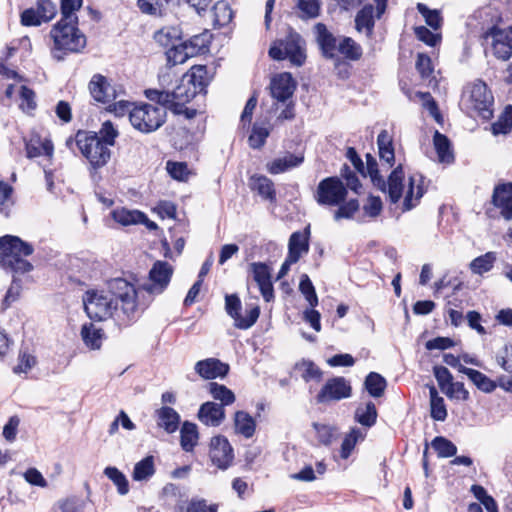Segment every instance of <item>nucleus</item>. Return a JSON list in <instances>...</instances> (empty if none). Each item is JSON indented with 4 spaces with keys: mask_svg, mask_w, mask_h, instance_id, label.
<instances>
[{
    "mask_svg": "<svg viewBox=\"0 0 512 512\" xmlns=\"http://www.w3.org/2000/svg\"><path fill=\"white\" fill-rule=\"evenodd\" d=\"M250 268L253 279L257 283L263 298L267 302L271 301L274 298V290L271 282L270 268L264 263H252Z\"/></svg>",
    "mask_w": 512,
    "mask_h": 512,
    "instance_id": "nucleus-18",
    "label": "nucleus"
},
{
    "mask_svg": "<svg viewBox=\"0 0 512 512\" xmlns=\"http://www.w3.org/2000/svg\"><path fill=\"white\" fill-rule=\"evenodd\" d=\"M118 135V130L114 127L111 121H105L98 133V136L102 142H105V145L110 148L114 146L115 139L118 137Z\"/></svg>",
    "mask_w": 512,
    "mask_h": 512,
    "instance_id": "nucleus-58",
    "label": "nucleus"
},
{
    "mask_svg": "<svg viewBox=\"0 0 512 512\" xmlns=\"http://www.w3.org/2000/svg\"><path fill=\"white\" fill-rule=\"evenodd\" d=\"M492 203L500 210L501 216L506 220L512 219V183L495 187Z\"/></svg>",
    "mask_w": 512,
    "mask_h": 512,
    "instance_id": "nucleus-21",
    "label": "nucleus"
},
{
    "mask_svg": "<svg viewBox=\"0 0 512 512\" xmlns=\"http://www.w3.org/2000/svg\"><path fill=\"white\" fill-rule=\"evenodd\" d=\"M297 7L302 18H315L319 15V0H297Z\"/></svg>",
    "mask_w": 512,
    "mask_h": 512,
    "instance_id": "nucleus-56",
    "label": "nucleus"
},
{
    "mask_svg": "<svg viewBox=\"0 0 512 512\" xmlns=\"http://www.w3.org/2000/svg\"><path fill=\"white\" fill-rule=\"evenodd\" d=\"M209 37L207 34H200L193 36L190 40L185 41L190 55L197 56L204 53L208 48Z\"/></svg>",
    "mask_w": 512,
    "mask_h": 512,
    "instance_id": "nucleus-51",
    "label": "nucleus"
},
{
    "mask_svg": "<svg viewBox=\"0 0 512 512\" xmlns=\"http://www.w3.org/2000/svg\"><path fill=\"white\" fill-rule=\"evenodd\" d=\"M36 9L44 22L52 20L57 13L56 5L50 0L38 1Z\"/></svg>",
    "mask_w": 512,
    "mask_h": 512,
    "instance_id": "nucleus-62",
    "label": "nucleus"
},
{
    "mask_svg": "<svg viewBox=\"0 0 512 512\" xmlns=\"http://www.w3.org/2000/svg\"><path fill=\"white\" fill-rule=\"evenodd\" d=\"M377 144L379 149V157L382 162V166H386L387 170L394 164L395 153L390 137L387 130H382L377 137Z\"/></svg>",
    "mask_w": 512,
    "mask_h": 512,
    "instance_id": "nucleus-25",
    "label": "nucleus"
},
{
    "mask_svg": "<svg viewBox=\"0 0 512 512\" xmlns=\"http://www.w3.org/2000/svg\"><path fill=\"white\" fill-rule=\"evenodd\" d=\"M374 7L372 5L364 6L356 15L355 24L356 29L361 32L365 31L367 34L372 32L374 26Z\"/></svg>",
    "mask_w": 512,
    "mask_h": 512,
    "instance_id": "nucleus-36",
    "label": "nucleus"
},
{
    "mask_svg": "<svg viewBox=\"0 0 512 512\" xmlns=\"http://www.w3.org/2000/svg\"><path fill=\"white\" fill-rule=\"evenodd\" d=\"M417 8L418 11L425 18L427 25H429L431 28L435 30L441 27L442 18L437 10H430L424 4L421 3L418 4Z\"/></svg>",
    "mask_w": 512,
    "mask_h": 512,
    "instance_id": "nucleus-59",
    "label": "nucleus"
},
{
    "mask_svg": "<svg viewBox=\"0 0 512 512\" xmlns=\"http://www.w3.org/2000/svg\"><path fill=\"white\" fill-rule=\"evenodd\" d=\"M194 369L201 378L210 380L225 377L229 371V366L219 359L207 358L196 362Z\"/></svg>",
    "mask_w": 512,
    "mask_h": 512,
    "instance_id": "nucleus-20",
    "label": "nucleus"
},
{
    "mask_svg": "<svg viewBox=\"0 0 512 512\" xmlns=\"http://www.w3.org/2000/svg\"><path fill=\"white\" fill-rule=\"evenodd\" d=\"M351 386L343 377H334L324 384L320 392L316 396L318 403H329L332 401H340L351 395Z\"/></svg>",
    "mask_w": 512,
    "mask_h": 512,
    "instance_id": "nucleus-14",
    "label": "nucleus"
},
{
    "mask_svg": "<svg viewBox=\"0 0 512 512\" xmlns=\"http://www.w3.org/2000/svg\"><path fill=\"white\" fill-rule=\"evenodd\" d=\"M242 304L237 295H226L225 309L227 314L233 318L235 327L239 329H248L257 321L260 309L258 306H253L246 310L245 315L241 314Z\"/></svg>",
    "mask_w": 512,
    "mask_h": 512,
    "instance_id": "nucleus-12",
    "label": "nucleus"
},
{
    "mask_svg": "<svg viewBox=\"0 0 512 512\" xmlns=\"http://www.w3.org/2000/svg\"><path fill=\"white\" fill-rule=\"evenodd\" d=\"M112 218L122 226L143 224L149 230L157 229V224L150 221L148 217L138 210H129L126 208H117L111 212Z\"/></svg>",
    "mask_w": 512,
    "mask_h": 512,
    "instance_id": "nucleus-16",
    "label": "nucleus"
},
{
    "mask_svg": "<svg viewBox=\"0 0 512 512\" xmlns=\"http://www.w3.org/2000/svg\"><path fill=\"white\" fill-rule=\"evenodd\" d=\"M496 261L495 252H487L481 255L470 263V269L474 274L482 275L493 268Z\"/></svg>",
    "mask_w": 512,
    "mask_h": 512,
    "instance_id": "nucleus-40",
    "label": "nucleus"
},
{
    "mask_svg": "<svg viewBox=\"0 0 512 512\" xmlns=\"http://www.w3.org/2000/svg\"><path fill=\"white\" fill-rule=\"evenodd\" d=\"M167 171L172 178L179 181L187 180L190 174L187 164L183 162H167Z\"/></svg>",
    "mask_w": 512,
    "mask_h": 512,
    "instance_id": "nucleus-61",
    "label": "nucleus"
},
{
    "mask_svg": "<svg viewBox=\"0 0 512 512\" xmlns=\"http://www.w3.org/2000/svg\"><path fill=\"white\" fill-rule=\"evenodd\" d=\"M512 128V106L505 107L499 119L492 124V133L494 135L507 134Z\"/></svg>",
    "mask_w": 512,
    "mask_h": 512,
    "instance_id": "nucleus-47",
    "label": "nucleus"
},
{
    "mask_svg": "<svg viewBox=\"0 0 512 512\" xmlns=\"http://www.w3.org/2000/svg\"><path fill=\"white\" fill-rule=\"evenodd\" d=\"M314 29L323 55L327 58H334L337 55L339 39L334 37L322 23L316 24Z\"/></svg>",
    "mask_w": 512,
    "mask_h": 512,
    "instance_id": "nucleus-22",
    "label": "nucleus"
},
{
    "mask_svg": "<svg viewBox=\"0 0 512 512\" xmlns=\"http://www.w3.org/2000/svg\"><path fill=\"white\" fill-rule=\"evenodd\" d=\"M186 512H218V504H209L202 498H193L189 501Z\"/></svg>",
    "mask_w": 512,
    "mask_h": 512,
    "instance_id": "nucleus-60",
    "label": "nucleus"
},
{
    "mask_svg": "<svg viewBox=\"0 0 512 512\" xmlns=\"http://www.w3.org/2000/svg\"><path fill=\"white\" fill-rule=\"evenodd\" d=\"M442 392L450 399L466 401L469 399V392L462 382H451Z\"/></svg>",
    "mask_w": 512,
    "mask_h": 512,
    "instance_id": "nucleus-57",
    "label": "nucleus"
},
{
    "mask_svg": "<svg viewBox=\"0 0 512 512\" xmlns=\"http://www.w3.org/2000/svg\"><path fill=\"white\" fill-rule=\"evenodd\" d=\"M337 53L350 60H358L362 56V48L350 37L339 39Z\"/></svg>",
    "mask_w": 512,
    "mask_h": 512,
    "instance_id": "nucleus-37",
    "label": "nucleus"
},
{
    "mask_svg": "<svg viewBox=\"0 0 512 512\" xmlns=\"http://www.w3.org/2000/svg\"><path fill=\"white\" fill-rule=\"evenodd\" d=\"M460 373L465 374L479 390L485 393H491L496 388L495 382L478 370L461 367Z\"/></svg>",
    "mask_w": 512,
    "mask_h": 512,
    "instance_id": "nucleus-32",
    "label": "nucleus"
},
{
    "mask_svg": "<svg viewBox=\"0 0 512 512\" xmlns=\"http://www.w3.org/2000/svg\"><path fill=\"white\" fill-rule=\"evenodd\" d=\"M157 424L167 433H173L178 429L180 416L171 407L164 406L156 411Z\"/></svg>",
    "mask_w": 512,
    "mask_h": 512,
    "instance_id": "nucleus-29",
    "label": "nucleus"
},
{
    "mask_svg": "<svg viewBox=\"0 0 512 512\" xmlns=\"http://www.w3.org/2000/svg\"><path fill=\"white\" fill-rule=\"evenodd\" d=\"M303 162L302 156H297L291 153L274 159L267 164V170L271 174L283 173L291 168L299 166Z\"/></svg>",
    "mask_w": 512,
    "mask_h": 512,
    "instance_id": "nucleus-28",
    "label": "nucleus"
},
{
    "mask_svg": "<svg viewBox=\"0 0 512 512\" xmlns=\"http://www.w3.org/2000/svg\"><path fill=\"white\" fill-rule=\"evenodd\" d=\"M250 187L256 191L263 199L274 201L275 189L273 182L266 176L254 175L250 178Z\"/></svg>",
    "mask_w": 512,
    "mask_h": 512,
    "instance_id": "nucleus-30",
    "label": "nucleus"
},
{
    "mask_svg": "<svg viewBox=\"0 0 512 512\" xmlns=\"http://www.w3.org/2000/svg\"><path fill=\"white\" fill-rule=\"evenodd\" d=\"M14 189L7 182L0 180V214L9 216L10 209L14 204L13 201Z\"/></svg>",
    "mask_w": 512,
    "mask_h": 512,
    "instance_id": "nucleus-45",
    "label": "nucleus"
},
{
    "mask_svg": "<svg viewBox=\"0 0 512 512\" xmlns=\"http://www.w3.org/2000/svg\"><path fill=\"white\" fill-rule=\"evenodd\" d=\"M70 19L61 18L50 31L53 40L51 54L57 61L63 60L69 53L81 52L86 46V37L77 28L78 21Z\"/></svg>",
    "mask_w": 512,
    "mask_h": 512,
    "instance_id": "nucleus-3",
    "label": "nucleus"
},
{
    "mask_svg": "<svg viewBox=\"0 0 512 512\" xmlns=\"http://www.w3.org/2000/svg\"><path fill=\"white\" fill-rule=\"evenodd\" d=\"M433 143L438 155V159L442 163H451L454 159L450 148L449 139L438 131H435Z\"/></svg>",
    "mask_w": 512,
    "mask_h": 512,
    "instance_id": "nucleus-35",
    "label": "nucleus"
},
{
    "mask_svg": "<svg viewBox=\"0 0 512 512\" xmlns=\"http://www.w3.org/2000/svg\"><path fill=\"white\" fill-rule=\"evenodd\" d=\"M37 363L36 357L27 351L19 353L18 362L13 368L16 374L28 373Z\"/></svg>",
    "mask_w": 512,
    "mask_h": 512,
    "instance_id": "nucleus-54",
    "label": "nucleus"
},
{
    "mask_svg": "<svg viewBox=\"0 0 512 512\" xmlns=\"http://www.w3.org/2000/svg\"><path fill=\"white\" fill-rule=\"evenodd\" d=\"M154 474V457L146 456L135 464L132 472V479L137 482L148 481Z\"/></svg>",
    "mask_w": 512,
    "mask_h": 512,
    "instance_id": "nucleus-34",
    "label": "nucleus"
},
{
    "mask_svg": "<svg viewBox=\"0 0 512 512\" xmlns=\"http://www.w3.org/2000/svg\"><path fill=\"white\" fill-rule=\"evenodd\" d=\"M174 269L166 261H156L148 274V279L141 285V289L150 295H159L165 291L172 278Z\"/></svg>",
    "mask_w": 512,
    "mask_h": 512,
    "instance_id": "nucleus-10",
    "label": "nucleus"
},
{
    "mask_svg": "<svg viewBox=\"0 0 512 512\" xmlns=\"http://www.w3.org/2000/svg\"><path fill=\"white\" fill-rule=\"evenodd\" d=\"M295 88L296 84L291 74L286 72L276 75L270 84L272 97L283 103L292 97Z\"/></svg>",
    "mask_w": 512,
    "mask_h": 512,
    "instance_id": "nucleus-17",
    "label": "nucleus"
},
{
    "mask_svg": "<svg viewBox=\"0 0 512 512\" xmlns=\"http://www.w3.org/2000/svg\"><path fill=\"white\" fill-rule=\"evenodd\" d=\"M179 37V30L174 27L162 28L154 34L155 41L164 47L170 45L172 47L173 45H175L174 41H176Z\"/></svg>",
    "mask_w": 512,
    "mask_h": 512,
    "instance_id": "nucleus-49",
    "label": "nucleus"
},
{
    "mask_svg": "<svg viewBox=\"0 0 512 512\" xmlns=\"http://www.w3.org/2000/svg\"><path fill=\"white\" fill-rule=\"evenodd\" d=\"M296 368L301 372V377L306 381H319L322 377V371L311 361H302Z\"/></svg>",
    "mask_w": 512,
    "mask_h": 512,
    "instance_id": "nucleus-50",
    "label": "nucleus"
},
{
    "mask_svg": "<svg viewBox=\"0 0 512 512\" xmlns=\"http://www.w3.org/2000/svg\"><path fill=\"white\" fill-rule=\"evenodd\" d=\"M235 431L245 438H251L256 430L254 418L245 411H237L234 417Z\"/></svg>",
    "mask_w": 512,
    "mask_h": 512,
    "instance_id": "nucleus-31",
    "label": "nucleus"
},
{
    "mask_svg": "<svg viewBox=\"0 0 512 512\" xmlns=\"http://www.w3.org/2000/svg\"><path fill=\"white\" fill-rule=\"evenodd\" d=\"M209 457L221 470H226L231 465L234 459L233 448L226 437L218 435L211 439Z\"/></svg>",
    "mask_w": 512,
    "mask_h": 512,
    "instance_id": "nucleus-15",
    "label": "nucleus"
},
{
    "mask_svg": "<svg viewBox=\"0 0 512 512\" xmlns=\"http://www.w3.org/2000/svg\"><path fill=\"white\" fill-rule=\"evenodd\" d=\"M75 143L93 169L107 165L111 158V149L99 138L97 133L78 131Z\"/></svg>",
    "mask_w": 512,
    "mask_h": 512,
    "instance_id": "nucleus-6",
    "label": "nucleus"
},
{
    "mask_svg": "<svg viewBox=\"0 0 512 512\" xmlns=\"http://www.w3.org/2000/svg\"><path fill=\"white\" fill-rule=\"evenodd\" d=\"M270 131L267 127L254 124L252 132L249 136V145L254 149H258L265 144L267 137L269 136Z\"/></svg>",
    "mask_w": 512,
    "mask_h": 512,
    "instance_id": "nucleus-52",
    "label": "nucleus"
},
{
    "mask_svg": "<svg viewBox=\"0 0 512 512\" xmlns=\"http://www.w3.org/2000/svg\"><path fill=\"white\" fill-rule=\"evenodd\" d=\"M309 251V230L294 232L289 238L288 256L290 262H298Z\"/></svg>",
    "mask_w": 512,
    "mask_h": 512,
    "instance_id": "nucleus-23",
    "label": "nucleus"
},
{
    "mask_svg": "<svg viewBox=\"0 0 512 512\" xmlns=\"http://www.w3.org/2000/svg\"><path fill=\"white\" fill-rule=\"evenodd\" d=\"M299 289L305 296V299L309 303L310 307L314 308L318 305V297L316 295L314 286L306 274L301 276Z\"/></svg>",
    "mask_w": 512,
    "mask_h": 512,
    "instance_id": "nucleus-53",
    "label": "nucleus"
},
{
    "mask_svg": "<svg viewBox=\"0 0 512 512\" xmlns=\"http://www.w3.org/2000/svg\"><path fill=\"white\" fill-rule=\"evenodd\" d=\"M118 302L127 319L135 316L139 308L138 291L122 278L109 281L107 290H88L83 296L87 316L97 321L111 318L118 311Z\"/></svg>",
    "mask_w": 512,
    "mask_h": 512,
    "instance_id": "nucleus-1",
    "label": "nucleus"
},
{
    "mask_svg": "<svg viewBox=\"0 0 512 512\" xmlns=\"http://www.w3.org/2000/svg\"><path fill=\"white\" fill-rule=\"evenodd\" d=\"M26 154L28 158H35L41 155L51 157L53 154V144L47 138L43 139L38 135H34L26 142Z\"/></svg>",
    "mask_w": 512,
    "mask_h": 512,
    "instance_id": "nucleus-27",
    "label": "nucleus"
},
{
    "mask_svg": "<svg viewBox=\"0 0 512 512\" xmlns=\"http://www.w3.org/2000/svg\"><path fill=\"white\" fill-rule=\"evenodd\" d=\"M166 108L142 103L130 111V123L142 133H151L159 129L166 120Z\"/></svg>",
    "mask_w": 512,
    "mask_h": 512,
    "instance_id": "nucleus-7",
    "label": "nucleus"
},
{
    "mask_svg": "<svg viewBox=\"0 0 512 512\" xmlns=\"http://www.w3.org/2000/svg\"><path fill=\"white\" fill-rule=\"evenodd\" d=\"M198 419L206 426L217 427L225 419L224 408L214 402L203 403L198 412Z\"/></svg>",
    "mask_w": 512,
    "mask_h": 512,
    "instance_id": "nucleus-24",
    "label": "nucleus"
},
{
    "mask_svg": "<svg viewBox=\"0 0 512 512\" xmlns=\"http://www.w3.org/2000/svg\"><path fill=\"white\" fill-rule=\"evenodd\" d=\"M387 382L376 372H371L365 379V387L372 397H381L384 394Z\"/></svg>",
    "mask_w": 512,
    "mask_h": 512,
    "instance_id": "nucleus-39",
    "label": "nucleus"
},
{
    "mask_svg": "<svg viewBox=\"0 0 512 512\" xmlns=\"http://www.w3.org/2000/svg\"><path fill=\"white\" fill-rule=\"evenodd\" d=\"M20 95L21 104L20 107L23 110H33L36 107L35 93L24 85H21L18 89Z\"/></svg>",
    "mask_w": 512,
    "mask_h": 512,
    "instance_id": "nucleus-64",
    "label": "nucleus"
},
{
    "mask_svg": "<svg viewBox=\"0 0 512 512\" xmlns=\"http://www.w3.org/2000/svg\"><path fill=\"white\" fill-rule=\"evenodd\" d=\"M269 55L274 60L288 58L296 66H301L306 59L302 39L297 33H290L284 40L275 42L269 49Z\"/></svg>",
    "mask_w": 512,
    "mask_h": 512,
    "instance_id": "nucleus-9",
    "label": "nucleus"
},
{
    "mask_svg": "<svg viewBox=\"0 0 512 512\" xmlns=\"http://www.w3.org/2000/svg\"><path fill=\"white\" fill-rule=\"evenodd\" d=\"M496 360L503 370L512 373V344H506L497 354Z\"/></svg>",
    "mask_w": 512,
    "mask_h": 512,
    "instance_id": "nucleus-63",
    "label": "nucleus"
},
{
    "mask_svg": "<svg viewBox=\"0 0 512 512\" xmlns=\"http://www.w3.org/2000/svg\"><path fill=\"white\" fill-rule=\"evenodd\" d=\"M199 433L196 424L185 421L180 430V444L184 451L190 452L197 445Z\"/></svg>",
    "mask_w": 512,
    "mask_h": 512,
    "instance_id": "nucleus-33",
    "label": "nucleus"
},
{
    "mask_svg": "<svg viewBox=\"0 0 512 512\" xmlns=\"http://www.w3.org/2000/svg\"><path fill=\"white\" fill-rule=\"evenodd\" d=\"M92 97L101 103L109 104L117 99L116 90L111 87L107 79L102 75H94L89 83Z\"/></svg>",
    "mask_w": 512,
    "mask_h": 512,
    "instance_id": "nucleus-19",
    "label": "nucleus"
},
{
    "mask_svg": "<svg viewBox=\"0 0 512 512\" xmlns=\"http://www.w3.org/2000/svg\"><path fill=\"white\" fill-rule=\"evenodd\" d=\"M377 411L372 402H368L365 406H360L355 412V419L364 426L370 427L376 422Z\"/></svg>",
    "mask_w": 512,
    "mask_h": 512,
    "instance_id": "nucleus-44",
    "label": "nucleus"
},
{
    "mask_svg": "<svg viewBox=\"0 0 512 512\" xmlns=\"http://www.w3.org/2000/svg\"><path fill=\"white\" fill-rule=\"evenodd\" d=\"M346 188L337 177L323 179L316 190L315 199L321 205L336 206L346 198Z\"/></svg>",
    "mask_w": 512,
    "mask_h": 512,
    "instance_id": "nucleus-11",
    "label": "nucleus"
},
{
    "mask_svg": "<svg viewBox=\"0 0 512 512\" xmlns=\"http://www.w3.org/2000/svg\"><path fill=\"white\" fill-rule=\"evenodd\" d=\"M429 392L431 417L436 421H444L447 417L444 399L438 395L435 387H431Z\"/></svg>",
    "mask_w": 512,
    "mask_h": 512,
    "instance_id": "nucleus-38",
    "label": "nucleus"
},
{
    "mask_svg": "<svg viewBox=\"0 0 512 512\" xmlns=\"http://www.w3.org/2000/svg\"><path fill=\"white\" fill-rule=\"evenodd\" d=\"M485 39H492L491 46L493 55L502 61H507L512 55V27L499 29L493 27L485 35Z\"/></svg>",
    "mask_w": 512,
    "mask_h": 512,
    "instance_id": "nucleus-13",
    "label": "nucleus"
},
{
    "mask_svg": "<svg viewBox=\"0 0 512 512\" xmlns=\"http://www.w3.org/2000/svg\"><path fill=\"white\" fill-rule=\"evenodd\" d=\"M431 446L442 458L452 457L457 452V447L450 440L441 436L434 438Z\"/></svg>",
    "mask_w": 512,
    "mask_h": 512,
    "instance_id": "nucleus-48",
    "label": "nucleus"
},
{
    "mask_svg": "<svg viewBox=\"0 0 512 512\" xmlns=\"http://www.w3.org/2000/svg\"><path fill=\"white\" fill-rule=\"evenodd\" d=\"M208 388L212 397L221 401L222 406L230 405L235 401L234 393L224 385L211 382L209 383Z\"/></svg>",
    "mask_w": 512,
    "mask_h": 512,
    "instance_id": "nucleus-46",
    "label": "nucleus"
},
{
    "mask_svg": "<svg viewBox=\"0 0 512 512\" xmlns=\"http://www.w3.org/2000/svg\"><path fill=\"white\" fill-rule=\"evenodd\" d=\"M104 474L114 483L120 495H126L129 492V483L126 476L116 467H106Z\"/></svg>",
    "mask_w": 512,
    "mask_h": 512,
    "instance_id": "nucleus-43",
    "label": "nucleus"
},
{
    "mask_svg": "<svg viewBox=\"0 0 512 512\" xmlns=\"http://www.w3.org/2000/svg\"><path fill=\"white\" fill-rule=\"evenodd\" d=\"M214 24L218 27L229 24L233 18V12L226 1H218L213 7Z\"/></svg>",
    "mask_w": 512,
    "mask_h": 512,
    "instance_id": "nucleus-42",
    "label": "nucleus"
},
{
    "mask_svg": "<svg viewBox=\"0 0 512 512\" xmlns=\"http://www.w3.org/2000/svg\"><path fill=\"white\" fill-rule=\"evenodd\" d=\"M461 103L467 111H474L483 119L492 116L493 96L482 81H476L466 87Z\"/></svg>",
    "mask_w": 512,
    "mask_h": 512,
    "instance_id": "nucleus-8",
    "label": "nucleus"
},
{
    "mask_svg": "<svg viewBox=\"0 0 512 512\" xmlns=\"http://www.w3.org/2000/svg\"><path fill=\"white\" fill-rule=\"evenodd\" d=\"M366 171L373 184L380 190L386 191V187H388V195L392 203L398 202L402 197L404 198V211L411 210L417 206L424 194L422 176L413 175L409 178L407 184L403 183L404 172L401 165H398L391 172L388 183H386L384 177L380 175L376 159L370 154H367Z\"/></svg>",
    "mask_w": 512,
    "mask_h": 512,
    "instance_id": "nucleus-2",
    "label": "nucleus"
},
{
    "mask_svg": "<svg viewBox=\"0 0 512 512\" xmlns=\"http://www.w3.org/2000/svg\"><path fill=\"white\" fill-rule=\"evenodd\" d=\"M80 335L85 346L91 350H99L105 338L103 330L92 323L83 324Z\"/></svg>",
    "mask_w": 512,
    "mask_h": 512,
    "instance_id": "nucleus-26",
    "label": "nucleus"
},
{
    "mask_svg": "<svg viewBox=\"0 0 512 512\" xmlns=\"http://www.w3.org/2000/svg\"><path fill=\"white\" fill-rule=\"evenodd\" d=\"M166 56L168 63L173 66L183 64L187 61V59L193 57L190 55L185 42L170 47L166 52Z\"/></svg>",
    "mask_w": 512,
    "mask_h": 512,
    "instance_id": "nucleus-41",
    "label": "nucleus"
},
{
    "mask_svg": "<svg viewBox=\"0 0 512 512\" xmlns=\"http://www.w3.org/2000/svg\"><path fill=\"white\" fill-rule=\"evenodd\" d=\"M199 86L192 83V80L185 76L180 83L171 92L159 90H147L146 97L151 101H156L160 105L167 107L175 114L182 113V107L190 102L199 93Z\"/></svg>",
    "mask_w": 512,
    "mask_h": 512,
    "instance_id": "nucleus-5",
    "label": "nucleus"
},
{
    "mask_svg": "<svg viewBox=\"0 0 512 512\" xmlns=\"http://www.w3.org/2000/svg\"><path fill=\"white\" fill-rule=\"evenodd\" d=\"M34 252L33 246L17 236L0 237V265L15 274H25L33 269V265L24 259Z\"/></svg>",
    "mask_w": 512,
    "mask_h": 512,
    "instance_id": "nucleus-4",
    "label": "nucleus"
},
{
    "mask_svg": "<svg viewBox=\"0 0 512 512\" xmlns=\"http://www.w3.org/2000/svg\"><path fill=\"white\" fill-rule=\"evenodd\" d=\"M362 433L359 429L353 428L344 438L341 445V457L347 459L353 451L357 441L361 439Z\"/></svg>",
    "mask_w": 512,
    "mask_h": 512,
    "instance_id": "nucleus-55",
    "label": "nucleus"
}]
</instances>
